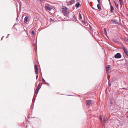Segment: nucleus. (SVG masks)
Listing matches in <instances>:
<instances>
[{
    "label": "nucleus",
    "instance_id": "nucleus-23",
    "mask_svg": "<svg viewBox=\"0 0 128 128\" xmlns=\"http://www.w3.org/2000/svg\"><path fill=\"white\" fill-rule=\"evenodd\" d=\"M42 79L43 81L45 83L46 82L44 80L43 78H42Z\"/></svg>",
    "mask_w": 128,
    "mask_h": 128
},
{
    "label": "nucleus",
    "instance_id": "nucleus-5",
    "mask_svg": "<svg viewBox=\"0 0 128 128\" xmlns=\"http://www.w3.org/2000/svg\"><path fill=\"white\" fill-rule=\"evenodd\" d=\"M79 17L80 20L82 21V22L83 23H85V22L82 20V16L80 13L79 14Z\"/></svg>",
    "mask_w": 128,
    "mask_h": 128
},
{
    "label": "nucleus",
    "instance_id": "nucleus-18",
    "mask_svg": "<svg viewBox=\"0 0 128 128\" xmlns=\"http://www.w3.org/2000/svg\"><path fill=\"white\" fill-rule=\"evenodd\" d=\"M31 31H32V36H33L34 35V31L33 30H31Z\"/></svg>",
    "mask_w": 128,
    "mask_h": 128
},
{
    "label": "nucleus",
    "instance_id": "nucleus-19",
    "mask_svg": "<svg viewBox=\"0 0 128 128\" xmlns=\"http://www.w3.org/2000/svg\"><path fill=\"white\" fill-rule=\"evenodd\" d=\"M120 2V6H122V4L123 3L122 2Z\"/></svg>",
    "mask_w": 128,
    "mask_h": 128
},
{
    "label": "nucleus",
    "instance_id": "nucleus-6",
    "mask_svg": "<svg viewBox=\"0 0 128 128\" xmlns=\"http://www.w3.org/2000/svg\"><path fill=\"white\" fill-rule=\"evenodd\" d=\"M112 22L114 23L115 24H118V22L117 20L113 19L112 20Z\"/></svg>",
    "mask_w": 128,
    "mask_h": 128
},
{
    "label": "nucleus",
    "instance_id": "nucleus-25",
    "mask_svg": "<svg viewBox=\"0 0 128 128\" xmlns=\"http://www.w3.org/2000/svg\"><path fill=\"white\" fill-rule=\"evenodd\" d=\"M119 1L120 2H122V0H119Z\"/></svg>",
    "mask_w": 128,
    "mask_h": 128
},
{
    "label": "nucleus",
    "instance_id": "nucleus-16",
    "mask_svg": "<svg viewBox=\"0 0 128 128\" xmlns=\"http://www.w3.org/2000/svg\"><path fill=\"white\" fill-rule=\"evenodd\" d=\"M72 18L74 20L75 19H76V16L74 14L72 16Z\"/></svg>",
    "mask_w": 128,
    "mask_h": 128
},
{
    "label": "nucleus",
    "instance_id": "nucleus-11",
    "mask_svg": "<svg viewBox=\"0 0 128 128\" xmlns=\"http://www.w3.org/2000/svg\"><path fill=\"white\" fill-rule=\"evenodd\" d=\"M97 6L98 8L100 10L101 9V8L100 7V4H98L97 5Z\"/></svg>",
    "mask_w": 128,
    "mask_h": 128
},
{
    "label": "nucleus",
    "instance_id": "nucleus-20",
    "mask_svg": "<svg viewBox=\"0 0 128 128\" xmlns=\"http://www.w3.org/2000/svg\"><path fill=\"white\" fill-rule=\"evenodd\" d=\"M98 1V2L99 4H100V0H97Z\"/></svg>",
    "mask_w": 128,
    "mask_h": 128
},
{
    "label": "nucleus",
    "instance_id": "nucleus-17",
    "mask_svg": "<svg viewBox=\"0 0 128 128\" xmlns=\"http://www.w3.org/2000/svg\"><path fill=\"white\" fill-rule=\"evenodd\" d=\"M38 90H37L36 89V90L34 94H37L38 92Z\"/></svg>",
    "mask_w": 128,
    "mask_h": 128
},
{
    "label": "nucleus",
    "instance_id": "nucleus-21",
    "mask_svg": "<svg viewBox=\"0 0 128 128\" xmlns=\"http://www.w3.org/2000/svg\"><path fill=\"white\" fill-rule=\"evenodd\" d=\"M126 55L128 56V52L125 53Z\"/></svg>",
    "mask_w": 128,
    "mask_h": 128
},
{
    "label": "nucleus",
    "instance_id": "nucleus-26",
    "mask_svg": "<svg viewBox=\"0 0 128 128\" xmlns=\"http://www.w3.org/2000/svg\"><path fill=\"white\" fill-rule=\"evenodd\" d=\"M127 113L128 114V112H127Z\"/></svg>",
    "mask_w": 128,
    "mask_h": 128
},
{
    "label": "nucleus",
    "instance_id": "nucleus-3",
    "mask_svg": "<svg viewBox=\"0 0 128 128\" xmlns=\"http://www.w3.org/2000/svg\"><path fill=\"white\" fill-rule=\"evenodd\" d=\"M87 105L90 106L92 104V101L91 100H89L86 101Z\"/></svg>",
    "mask_w": 128,
    "mask_h": 128
},
{
    "label": "nucleus",
    "instance_id": "nucleus-9",
    "mask_svg": "<svg viewBox=\"0 0 128 128\" xmlns=\"http://www.w3.org/2000/svg\"><path fill=\"white\" fill-rule=\"evenodd\" d=\"M114 9V8L112 6H110V12H113V10Z\"/></svg>",
    "mask_w": 128,
    "mask_h": 128
},
{
    "label": "nucleus",
    "instance_id": "nucleus-27",
    "mask_svg": "<svg viewBox=\"0 0 128 128\" xmlns=\"http://www.w3.org/2000/svg\"><path fill=\"white\" fill-rule=\"evenodd\" d=\"M64 10L66 11V10Z\"/></svg>",
    "mask_w": 128,
    "mask_h": 128
},
{
    "label": "nucleus",
    "instance_id": "nucleus-2",
    "mask_svg": "<svg viewBox=\"0 0 128 128\" xmlns=\"http://www.w3.org/2000/svg\"><path fill=\"white\" fill-rule=\"evenodd\" d=\"M100 119L101 122L103 123L105 122L106 120L104 117L102 116H100Z\"/></svg>",
    "mask_w": 128,
    "mask_h": 128
},
{
    "label": "nucleus",
    "instance_id": "nucleus-31",
    "mask_svg": "<svg viewBox=\"0 0 128 128\" xmlns=\"http://www.w3.org/2000/svg\"><path fill=\"white\" fill-rule=\"evenodd\" d=\"M2 38L1 39V40H2Z\"/></svg>",
    "mask_w": 128,
    "mask_h": 128
},
{
    "label": "nucleus",
    "instance_id": "nucleus-29",
    "mask_svg": "<svg viewBox=\"0 0 128 128\" xmlns=\"http://www.w3.org/2000/svg\"><path fill=\"white\" fill-rule=\"evenodd\" d=\"M65 10H66V8L65 9Z\"/></svg>",
    "mask_w": 128,
    "mask_h": 128
},
{
    "label": "nucleus",
    "instance_id": "nucleus-15",
    "mask_svg": "<svg viewBox=\"0 0 128 128\" xmlns=\"http://www.w3.org/2000/svg\"><path fill=\"white\" fill-rule=\"evenodd\" d=\"M46 8L47 10H51V8L48 6H46Z\"/></svg>",
    "mask_w": 128,
    "mask_h": 128
},
{
    "label": "nucleus",
    "instance_id": "nucleus-14",
    "mask_svg": "<svg viewBox=\"0 0 128 128\" xmlns=\"http://www.w3.org/2000/svg\"><path fill=\"white\" fill-rule=\"evenodd\" d=\"M115 5L116 6V7L118 9V5L117 4L116 2H115L114 3Z\"/></svg>",
    "mask_w": 128,
    "mask_h": 128
},
{
    "label": "nucleus",
    "instance_id": "nucleus-28",
    "mask_svg": "<svg viewBox=\"0 0 128 128\" xmlns=\"http://www.w3.org/2000/svg\"><path fill=\"white\" fill-rule=\"evenodd\" d=\"M104 30H105V28L104 29Z\"/></svg>",
    "mask_w": 128,
    "mask_h": 128
},
{
    "label": "nucleus",
    "instance_id": "nucleus-22",
    "mask_svg": "<svg viewBox=\"0 0 128 128\" xmlns=\"http://www.w3.org/2000/svg\"><path fill=\"white\" fill-rule=\"evenodd\" d=\"M38 75H37L36 76V79H37L38 78Z\"/></svg>",
    "mask_w": 128,
    "mask_h": 128
},
{
    "label": "nucleus",
    "instance_id": "nucleus-1",
    "mask_svg": "<svg viewBox=\"0 0 128 128\" xmlns=\"http://www.w3.org/2000/svg\"><path fill=\"white\" fill-rule=\"evenodd\" d=\"M122 56L120 53H117L114 55V57L116 58H120Z\"/></svg>",
    "mask_w": 128,
    "mask_h": 128
},
{
    "label": "nucleus",
    "instance_id": "nucleus-8",
    "mask_svg": "<svg viewBox=\"0 0 128 128\" xmlns=\"http://www.w3.org/2000/svg\"><path fill=\"white\" fill-rule=\"evenodd\" d=\"M41 86H40V83L38 84V86L36 88V90H39Z\"/></svg>",
    "mask_w": 128,
    "mask_h": 128
},
{
    "label": "nucleus",
    "instance_id": "nucleus-7",
    "mask_svg": "<svg viewBox=\"0 0 128 128\" xmlns=\"http://www.w3.org/2000/svg\"><path fill=\"white\" fill-rule=\"evenodd\" d=\"M80 3L79 2H78L76 3L75 4V6L77 8H78L80 7Z\"/></svg>",
    "mask_w": 128,
    "mask_h": 128
},
{
    "label": "nucleus",
    "instance_id": "nucleus-12",
    "mask_svg": "<svg viewBox=\"0 0 128 128\" xmlns=\"http://www.w3.org/2000/svg\"><path fill=\"white\" fill-rule=\"evenodd\" d=\"M123 50L124 53H125L128 52L127 49L125 48H123Z\"/></svg>",
    "mask_w": 128,
    "mask_h": 128
},
{
    "label": "nucleus",
    "instance_id": "nucleus-13",
    "mask_svg": "<svg viewBox=\"0 0 128 128\" xmlns=\"http://www.w3.org/2000/svg\"><path fill=\"white\" fill-rule=\"evenodd\" d=\"M108 66V67H106V71L107 72L108 71V70L110 68L109 67L110 66L109 65V66Z\"/></svg>",
    "mask_w": 128,
    "mask_h": 128
},
{
    "label": "nucleus",
    "instance_id": "nucleus-30",
    "mask_svg": "<svg viewBox=\"0 0 128 128\" xmlns=\"http://www.w3.org/2000/svg\"><path fill=\"white\" fill-rule=\"evenodd\" d=\"M9 34H8V36L9 35Z\"/></svg>",
    "mask_w": 128,
    "mask_h": 128
},
{
    "label": "nucleus",
    "instance_id": "nucleus-4",
    "mask_svg": "<svg viewBox=\"0 0 128 128\" xmlns=\"http://www.w3.org/2000/svg\"><path fill=\"white\" fill-rule=\"evenodd\" d=\"M34 69L35 70V72L36 74H38V67L37 65L36 64L34 65Z\"/></svg>",
    "mask_w": 128,
    "mask_h": 128
},
{
    "label": "nucleus",
    "instance_id": "nucleus-24",
    "mask_svg": "<svg viewBox=\"0 0 128 128\" xmlns=\"http://www.w3.org/2000/svg\"><path fill=\"white\" fill-rule=\"evenodd\" d=\"M45 84H48V83H46V82H45Z\"/></svg>",
    "mask_w": 128,
    "mask_h": 128
},
{
    "label": "nucleus",
    "instance_id": "nucleus-10",
    "mask_svg": "<svg viewBox=\"0 0 128 128\" xmlns=\"http://www.w3.org/2000/svg\"><path fill=\"white\" fill-rule=\"evenodd\" d=\"M28 18L27 16H26L24 18V22H26L28 21Z\"/></svg>",
    "mask_w": 128,
    "mask_h": 128
}]
</instances>
